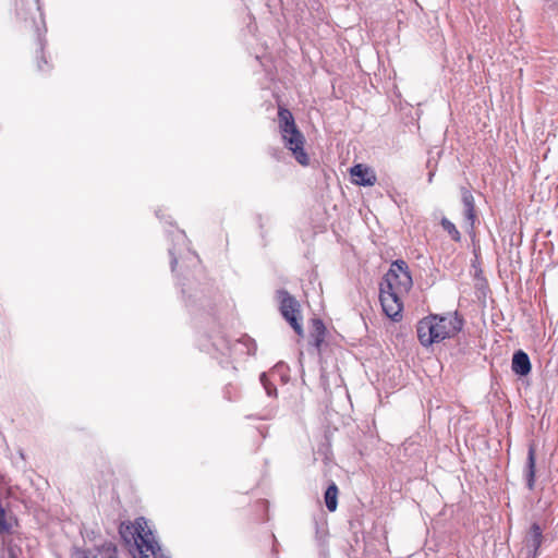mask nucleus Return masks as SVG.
<instances>
[{
  "mask_svg": "<svg viewBox=\"0 0 558 558\" xmlns=\"http://www.w3.org/2000/svg\"><path fill=\"white\" fill-rule=\"evenodd\" d=\"M351 182L361 186H374L377 182V175L371 166L356 163L351 167Z\"/></svg>",
  "mask_w": 558,
  "mask_h": 558,
  "instance_id": "obj_7",
  "label": "nucleus"
},
{
  "mask_svg": "<svg viewBox=\"0 0 558 558\" xmlns=\"http://www.w3.org/2000/svg\"><path fill=\"white\" fill-rule=\"evenodd\" d=\"M326 336V327L324 323L318 319H312L311 332H310V343L319 352L322 344L325 341Z\"/></svg>",
  "mask_w": 558,
  "mask_h": 558,
  "instance_id": "obj_11",
  "label": "nucleus"
},
{
  "mask_svg": "<svg viewBox=\"0 0 558 558\" xmlns=\"http://www.w3.org/2000/svg\"><path fill=\"white\" fill-rule=\"evenodd\" d=\"M119 533L126 545L134 546L138 558H169L162 553L144 518H137L134 523H122Z\"/></svg>",
  "mask_w": 558,
  "mask_h": 558,
  "instance_id": "obj_2",
  "label": "nucleus"
},
{
  "mask_svg": "<svg viewBox=\"0 0 558 558\" xmlns=\"http://www.w3.org/2000/svg\"><path fill=\"white\" fill-rule=\"evenodd\" d=\"M526 485L530 490L535 487V474H536V449L534 445H530L527 451L526 465L524 470Z\"/></svg>",
  "mask_w": 558,
  "mask_h": 558,
  "instance_id": "obj_10",
  "label": "nucleus"
},
{
  "mask_svg": "<svg viewBox=\"0 0 558 558\" xmlns=\"http://www.w3.org/2000/svg\"><path fill=\"white\" fill-rule=\"evenodd\" d=\"M265 378H266V375H265V374H262V375H260V380H262L263 383H264Z\"/></svg>",
  "mask_w": 558,
  "mask_h": 558,
  "instance_id": "obj_17",
  "label": "nucleus"
},
{
  "mask_svg": "<svg viewBox=\"0 0 558 558\" xmlns=\"http://www.w3.org/2000/svg\"><path fill=\"white\" fill-rule=\"evenodd\" d=\"M412 286L409 265L402 259L392 262L379 284V301L387 317L395 322L402 319L404 299Z\"/></svg>",
  "mask_w": 558,
  "mask_h": 558,
  "instance_id": "obj_1",
  "label": "nucleus"
},
{
  "mask_svg": "<svg viewBox=\"0 0 558 558\" xmlns=\"http://www.w3.org/2000/svg\"><path fill=\"white\" fill-rule=\"evenodd\" d=\"M511 368L512 372L519 376L529 375L532 369L529 355L522 350L515 351L512 356Z\"/></svg>",
  "mask_w": 558,
  "mask_h": 558,
  "instance_id": "obj_8",
  "label": "nucleus"
},
{
  "mask_svg": "<svg viewBox=\"0 0 558 558\" xmlns=\"http://www.w3.org/2000/svg\"><path fill=\"white\" fill-rule=\"evenodd\" d=\"M177 265V258H172L171 260V266H172V269H174V266Z\"/></svg>",
  "mask_w": 558,
  "mask_h": 558,
  "instance_id": "obj_16",
  "label": "nucleus"
},
{
  "mask_svg": "<svg viewBox=\"0 0 558 558\" xmlns=\"http://www.w3.org/2000/svg\"><path fill=\"white\" fill-rule=\"evenodd\" d=\"M325 504L330 512H333L338 506V487L335 483L330 484L325 492Z\"/></svg>",
  "mask_w": 558,
  "mask_h": 558,
  "instance_id": "obj_12",
  "label": "nucleus"
},
{
  "mask_svg": "<svg viewBox=\"0 0 558 558\" xmlns=\"http://www.w3.org/2000/svg\"><path fill=\"white\" fill-rule=\"evenodd\" d=\"M462 202L465 207V219L469 225L468 232L470 234H474V225L476 220L475 204L472 193L466 189L462 190Z\"/></svg>",
  "mask_w": 558,
  "mask_h": 558,
  "instance_id": "obj_9",
  "label": "nucleus"
},
{
  "mask_svg": "<svg viewBox=\"0 0 558 558\" xmlns=\"http://www.w3.org/2000/svg\"><path fill=\"white\" fill-rule=\"evenodd\" d=\"M542 543L543 530L537 523H533L524 536L521 554H523L525 558H537Z\"/></svg>",
  "mask_w": 558,
  "mask_h": 558,
  "instance_id": "obj_6",
  "label": "nucleus"
},
{
  "mask_svg": "<svg viewBox=\"0 0 558 558\" xmlns=\"http://www.w3.org/2000/svg\"><path fill=\"white\" fill-rule=\"evenodd\" d=\"M440 225L442 229L449 234L452 241L461 242V233L453 222H451L448 218L444 217L440 220Z\"/></svg>",
  "mask_w": 558,
  "mask_h": 558,
  "instance_id": "obj_13",
  "label": "nucleus"
},
{
  "mask_svg": "<svg viewBox=\"0 0 558 558\" xmlns=\"http://www.w3.org/2000/svg\"><path fill=\"white\" fill-rule=\"evenodd\" d=\"M72 558H88V556L85 550L75 549L72 554Z\"/></svg>",
  "mask_w": 558,
  "mask_h": 558,
  "instance_id": "obj_15",
  "label": "nucleus"
},
{
  "mask_svg": "<svg viewBox=\"0 0 558 558\" xmlns=\"http://www.w3.org/2000/svg\"><path fill=\"white\" fill-rule=\"evenodd\" d=\"M278 120L286 147L292 151L299 163L302 166L308 165V156L304 150L305 140L303 134L298 130L291 111L280 107Z\"/></svg>",
  "mask_w": 558,
  "mask_h": 558,
  "instance_id": "obj_4",
  "label": "nucleus"
},
{
  "mask_svg": "<svg viewBox=\"0 0 558 558\" xmlns=\"http://www.w3.org/2000/svg\"><path fill=\"white\" fill-rule=\"evenodd\" d=\"M102 558H119L117 545L112 542H106L99 547Z\"/></svg>",
  "mask_w": 558,
  "mask_h": 558,
  "instance_id": "obj_14",
  "label": "nucleus"
},
{
  "mask_svg": "<svg viewBox=\"0 0 558 558\" xmlns=\"http://www.w3.org/2000/svg\"><path fill=\"white\" fill-rule=\"evenodd\" d=\"M278 299L280 301V313L283 318L290 324L298 336L303 337L304 331L301 324L300 303L286 290L278 291Z\"/></svg>",
  "mask_w": 558,
  "mask_h": 558,
  "instance_id": "obj_5",
  "label": "nucleus"
},
{
  "mask_svg": "<svg viewBox=\"0 0 558 558\" xmlns=\"http://www.w3.org/2000/svg\"><path fill=\"white\" fill-rule=\"evenodd\" d=\"M462 328L457 315H429L418 322L417 337L422 345L428 347L454 337Z\"/></svg>",
  "mask_w": 558,
  "mask_h": 558,
  "instance_id": "obj_3",
  "label": "nucleus"
}]
</instances>
